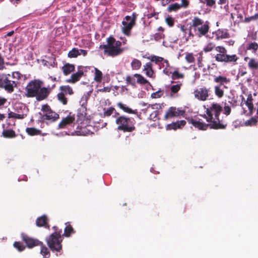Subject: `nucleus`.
I'll use <instances>...</instances> for the list:
<instances>
[{
  "label": "nucleus",
  "instance_id": "obj_34",
  "mask_svg": "<svg viewBox=\"0 0 258 258\" xmlns=\"http://www.w3.org/2000/svg\"><path fill=\"white\" fill-rule=\"evenodd\" d=\"M134 77L137 78V83L139 84L144 85L149 83L148 80L144 78L140 74H136L134 75Z\"/></svg>",
  "mask_w": 258,
  "mask_h": 258
},
{
  "label": "nucleus",
  "instance_id": "obj_38",
  "mask_svg": "<svg viewBox=\"0 0 258 258\" xmlns=\"http://www.w3.org/2000/svg\"><path fill=\"white\" fill-rule=\"evenodd\" d=\"M246 49L255 52L258 50V44L255 42H251L247 45Z\"/></svg>",
  "mask_w": 258,
  "mask_h": 258
},
{
  "label": "nucleus",
  "instance_id": "obj_14",
  "mask_svg": "<svg viewBox=\"0 0 258 258\" xmlns=\"http://www.w3.org/2000/svg\"><path fill=\"white\" fill-rule=\"evenodd\" d=\"M87 67L82 66L78 67V72L73 74L71 78L67 80V82L71 83H75L80 80V79L84 75V72L87 71Z\"/></svg>",
  "mask_w": 258,
  "mask_h": 258
},
{
  "label": "nucleus",
  "instance_id": "obj_23",
  "mask_svg": "<svg viewBox=\"0 0 258 258\" xmlns=\"http://www.w3.org/2000/svg\"><path fill=\"white\" fill-rule=\"evenodd\" d=\"M75 66L73 64L66 63L61 68V70L65 76H67L75 71Z\"/></svg>",
  "mask_w": 258,
  "mask_h": 258
},
{
  "label": "nucleus",
  "instance_id": "obj_41",
  "mask_svg": "<svg viewBox=\"0 0 258 258\" xmlns=\"http://www.w3.org/2000/svg\"><path fill=\"white\" fill-rule=\"evenodd\" d=\"M222 86H215V93L218 98H222L224 96V91L221 88Z\"/></svg>",
  "mask_w": 258,
  "mask_h": 258
},
{
  "label": "nucleus",
  "instance_id": "obj_37",
  "mask_svg": "<svg viewBox=\"0 0 258 258\" xmlns=\"http://www.w3.org/2000/svg\"><path fill=\"white\" fill-rule=\"evenodd\" d=\"M79 55H80L79 50L77 48H73L68 54L70 58L77 57Z\"/></svg>",
  "mask_w": 258,
  "mask_h": 258
},
{
  "label": "nucleus",
  "instance_id": "obj_25",
  "mask_svg": "<svg viewBox=\"0 0 258 258\" xmlns=\"http://www.w3.org/2000/svg\"><path fill=\"white\" fill-rule=\"evenodd\" d=\"M117 106L122 110H123L124 112L130 113V114H137L138 116H140L141 114L139 115L138 114V112L137 109L133 110L131 108H129L126 105L122 104V103H118L117 104Z\"/></svg>",
  "mask_w": 258,
  "mask_h": 258
},
{
  "label": "nucleus",
  "instance_id": "obj_61",
  "mask_svg": "<svg viewBox=\"0 0 258 258\" xmlns=\"http://www.w3.org/2000/svg\"><path fill=\"white\" fill-rule=\"evenodd\" d=\"M164 34L163 33H157L155 34V38L156 39H159L163 38Z\"/></svg>",
  "mask_w": 258,
  "mask_h": 258
},
{
  "label": "nucleus",
  "instance_id": "obj_10",
  "mask_svg": "<svg viewBox=\"0 0 258 258\" xmlns=\"http://www.w3.org/2000/svg\"><path fill=\"white\" fill-rule=\"evenodd\" d=\"M21 237L23 241L26 243V246L29 248H32L35 246H39L40 244H42V242L37 239L30 237L24 233L21 234Z\"/></svg>",
  "mask_w": 258,
  "mask_h": 258
},
{
  "label": "nucleus",
  "instance_id": "obj_27",
  "mask_svg": "<svg viewBox=\"0 0 258 258\" xmlns=\"http://www.w3.org/2000/svg\"><path fill=\"white\" fill-rule=\"evenodd\" d=\"M144 70L146 72V74L149 77H152L154 75V71L152 69V64L151 62H147L144 66Z\"/></svg>",
  "mask_w": 258,
  "mask_h": 258
},
{
  "label": "nucleus",
  "instance_id": "obj_21",
  "mask_svg": "<svg viewBox=\"0 0 258 258\" xmlns=\"http://www.w3.org/2000/svg\"><path fill=\"white\" fill-rule=\"evenodd\" d=\"M48 218L46 215H42L36 219V224L38 227H49Z\"/></svg>",
  "mask_w": 258,
  "mask_h": 258
},
{
  "label": "nucleus",
  "instance_id": "obj_8",
  "mask_svg": "<svg viewBox=\"0 0 258 258\" xmlns=\"http://www.w3.org/2000/svg\"><path fill=\"white\" fill-rule=\"evenodd\" d=\"M138 15L133 13L132 17L126 16L122 21L123 26L121 28L122 33L127 36H131V30L136 25V21Z\"/></svg>",
  "mask_w": 258,
  "mask_h": 258
},
{
  "label": "nucleus",
  "instance_id": "obj_32",
  "mask_svg": "<svg viewBox=\"0 0 258 258\" xmlns=\"http://www.w3.org/2000/svg\"><path fill=\"white\" fill-rule=\"evenodd\" d=\"M26 116V114H17L12 111H10L9 110L8 112V117L9 118H13L15 119H23Z\"/></svg>",
  "mask_w": 258,
  "mask_h": 258
},
{
  "label": "nucleus",
  "instance_id": "obj_12",
  "mask_svg": "<svg viewBox=\"0 0 258 258\" xmlns=\"http://www.w3.org/2000/svg\"><path fill=\"white\" fill-rule=\"evenodd\" d=\"M185 113L184 110L176 108L175 107H170L166 111L164 116V120H167L173 117H177L180 116H183Z\"/></svg>",
  "mask_w": 258,
  "mask_h": 258
},
{
  "label": "nucleus",
  "instance_id": "obj_45",
  "mask_svg": "<svg viewBox=\"0 0 258 258\" xmlns=\"http://www.w3.org/2000/svg\"><path fill=\"white\" fill-rule=\"evenodd\" d=\"M13 245L15 248L18 249L19 251H22L25 249V246L20 241H15Z\"/></svg>",
  "mask_w": 258,
  "mask_h": 258
},
{
  "label": "nucleus",
  "instance_id": "obj_43",
  "mask_svg": "<svg viewBox=\"0 0 258 258\" xmlns=\"http://www.w3.org/2000/svg\"><path fill=\"white\" fill-rule=\"evenodd\" d=\"M135 77L128 76L126 77L125 81L127 84L131 85L135 87L136 85V82L135 80Z\"/></svg>",
  "mask_w": 258,
  "mask_h": 258
},
{
  "label": "nucleus",
  "instance_id": "obj_30",
  "mask_svg": "<svg viewBox=\"0 0 258 258\" xmlns=\"http://www.w3.org/2000/svg\"><path fill=\"white\" fill-rule=\"evenodd\" d=\"M39 246L41 247L40 253L43 256L44 258H48L50 256V252L48 248L43 244H40Z\"/></svg>",
  "mask_w": 258,
  "mask_h": 258
},
{
  "label": "nucleus",
  "instance_id": "obj_16",
  "mask_svg": "<svg viewBox=\"0 0 258 258\" xmlns=\"http://www.w3.org/2000/svg\"><path fill=\"white\" fill-rule=\"evenodd\" d=\"M59 118V114L53 110L46 113H44L40 117V119L43 122H44L45 120H49L50 122H55Z\"/></svg>",
  "mask_w": 258,
  "mask_h": 258
},
{
  "label": "nucleus",
  "instance_id": "obj_62",
  "mask_svg": "<svg viewBox=\"0 0 258 258\" xmlns=\"http://www.w3.org/2000/svg\"><path fill=\"white\" fill-rule=\"evenodd\" d=\"M4 59L0 55V70L4 69Z\"/></svg>",
  "mask_w": 258,
  "mask_h": 258
},
{
  "label": "nucleus",
  "instance_id": "obj_47",
  "mask_svg": "<svg viewBox=\"0 0 258 258\" xmlns=\"http://www.w3.org/2000/svg\"><path fill=\"white\" fill-rule=\"evenodd\" d=\"M186 61L188 63H194L195 59L192 53H186L185 57Z\"/></svg>",
  "mask_w": 258,
  "mask_h": 258
},
{
  "label": "nucleus",
  "instance_id": "obj_4",
  "mask_svg": "<svg viewBox=\"0 0 258 258\" xmlns=\"http://www.w3.org/2000/svg\"><path fill=\"white\" fill-rule=\"evenodd\" d=\"M119 113L115 112V123L117 125L118 130L123 132H132L135 130L136 121L134 118L119 116Z\"/></svg>",
  "mask_w": 258,
  "mask_h": 258
},
{
  "label": "nucleus",
  "instance_id": "obj_54",
  "mask_svg": "<svg viewBox=\"0 0 258 258\" xmlns=\"http://www.w3.org/2000/svg\"><path fill=\"white\" fill-rule=\"evenodd\" d=\"M52 110L50 108V106L48 104H44L42 106L41 111L44 113H46L49 112V111H52Z\"/></svg>",
  "mask_w": 258,
  "mask_h": 258
},
{
  "label": "nucleus",
  "instance_id": "obj_2",
  "mask_svg": "<svg viewBox=\"0 0 258 258\" xmlns=\"http://www.w3.org/2000/svg\"><path fill=\"white\" fill-rule=\"evenodd\" d=\"M189 25V34H191L192 30L195 35L198 37L206 36L210 30V22L198 16H195L191 19Z\"/></svg>",
  "mask_w": 258,
  "mask_h": 258
},
{
  "label": "nucleus",
  "instance_id": "obj_58",
  "mask_svg": "<svg viewBox=\"0 0 258 258\" xmlns=\"http://www.w3.org/2000/svg\"><path fill=\"white\" fill-rule=\"evenodd\" d=\"M189 4V2L188 0H181V4H179V5H180V8H186L188 7Z\"/></svg>",
  "mask_w": 258,
  "mask_h": 258
},
{
  "label": "nucleus",
  "instance_id": "obj_13",
  "mask_svg": "<svg viewBox=\"0 0 258 258\" xmlns=\"http://www.w3.org/2000/svg\"><path fill=\"white\" fill-rule=\"evenodd\" d=\"M210 88L203 87L196 89L194 91L195 97L201 101H206L210 96Z\"/></svg>",
  "mask_w": 258,
  "mask_h": 258
},
{
  "label": "nucleus",
  "instance_id": "obj_56",
  "mask_svg": "<svg viewBox=\"0 0 258 258\" xmlns=\"http://www.w3.org/2000/svg\"><path fill=\"white\" fill-rule=\"evenodd\" d=\"M215 48V45L212 43H209L204 48L205 52H210Z\"/></svg>",
  "mask_w": 258,
  "mask_h": 258
},
{
  "label": "nucleus",
  "instance_id": "obj_18",
  "mask_svg": "<svg viewBox=\"0 0 258 258\" xmlns=\"http://www.w3.org/2000/svg\"><path fill=\"white\" fill-rule=\"evenodd\" d=\"M186 121L184 120H178L176 122H173L166 125V130H176L177 129L182 128L186 124Z\"/></svg>",
  "mask_w": 258,
  "mask_h": 258
},
{
  "label": "nucleus",
  "instance_id": "obj_26",
  "mask_svg": "<svg viewBox=\"0 0 258 258\" xmlns=\"http://www.w3.org/2000/svg\"><path fill=\"white\" fill-rule=\"evenodd\" d=\"M2 135L5 138H13L17 137L15 132L13 130H4Z\"/></svg>",
  "mask_w": 258,
  "mask_h": 258
},
{
  "label": "nucleus",
  "instance_id": "obj_29",
  "mask_svg": "<svg viewBox=\"0 0 258 258\" xmlns=\"http://www.w3.org/2000/svg\"><path fill=\"white\" fill-rule=\"evenodd\" d=\"M59 89L61 92H63V94H68L69 95H72L74 93L72 88L69 85L67 86H61L59 87Z\"/></svg>",
  "mask_w": 258,
  "mask_h": 258
},
{
  "label": "nucleus",
  "instance_id": "obj_39",
  "mask_svg": "<svg viewBox=\"0 0 258 258\" xmlns=\"http://www.w3.org/2000/svg\"><path fill=\"white\" fill-rule=\"evenodd\" d=\"M95 77L94 80L97 82H100L102 80V72L98 69L95 68Z\"/></svg>",
  "mask_w": 258,
  "mask_h": 258
},
{
  "label": "nucleus",
  "instance_id": "obj_60",
  "mask_svg": "<svg viewBox=\"0 0 258 258\" xmlns=\"http://www.w3.org/2000/svg\"><path fill=\"white\" fill-rule=\"evenodd\" d=\"M113 112V107H110L106 111H104V115L105 116H110Z\"/></svg>",
  "mask_w": 258,
  "mask_h": 258
},
{
  "label": "nucleus",
  "instance_id": "obj_63",
  "mask_svg": "<svg viewBox=\"0 0 258 258\" xmlns=\"http://www.w3.org/2000/svg\"><path fill=\"white\" fill-rule=\"evenodd\" d=\"M178 27L180 28L181 31L186 33V31H187V29L185 27L184 25L179 24L178 25Z\"/></svg>",
  "mask_w": 258,
  "mask_h": 258
},
{
  "label": "nucleus",
  "instance_id": "obj_33",
  "mask_svg": "<svg viewBox=\"0 0 258 258\" xmlns=\"http://www.w3.org/2000/svg\"><path fill=\"white\" fill-rule=\"evenodd\" d=\"M178 70V69H177L175 71L172 73L171 79L173 80L179 79H183L184 77V74L182 73H180Z\"/></svg>",
  "mask_w": 258,
  "mask_h": 258
},
{
  "label": "nucleus",
  "instance_id": "obj_28",
  "mask_svg": "<svg viewBox=\"0 0 258 258\" xmlns=\"http://www.w3.org/2000/svg\"><path fill=\"white\" fill-rule=\"evenodd\" d=\"M247 65L249 69L251 70H258V60L255 58H250Z\"/></svg>",
  "mask_w": 258,
  "mask_h": 258
},
{
  "label": "nucleus",
  "instance_id": "obj_42",
  "mask_svg": "<svg viewBox=\"0 0 258 258\" xmlns=\"http://www.w3.org/2000/svg\"><path fill=\"white\" fill-rule=\"evenodd\" d=\"M57 97L58 100L61 102L63 105H66L68 103V99L65 97L63 92L59 93Z\"/></svg>",
  "mask_w": 258,
  "mask_h": 258
},
{
  "label": "nucleus",
  "instance_id": "obj_52",
  "mask_svg": "<svg viewBox=\"0 0 258 258\" xmlns=\"http://www.w3.org/2000/svg\"><path fill=\"white\" fill-rule=\"evenodd\" d=\"M163 94V91L161 90H158V91L153 93L151 94V97L152 98H157L161 97Z\"/></svg>",
  "mask_w": 258,
  "mask_h": 258
},
{
  "label": "nucleus",
  "instance_id": "obj_55",
  "mask_svg": "<svg viewBox=\"0 0 258 258\" xmlns=\"http://www.w3.org/2000/svg\"><path fill=\"white\" fill-rule=\"evenodd\" d=\"M164 60V58L162 57L157 56H152L151 60L153 62H155L156 63L161 62Z\"/></svg>",
  "mask_w": 258,
  "mask_h": 258
},
{
  "label": "nucleus",
  "instance_id": "obj_9",
  "mask_svg": "<svg viewBox=\"0 0 258 258\" xmlns=\"http://www.w3.org/2000/svg\"><path fill=\"white\" fill-rule=\"evenodd\" d=\"M189 123L191 124L196 128H198L199 130L205 131L207 130L208 127H210L211 129L219 130V128H222L224 127L223 124L220 123H217L215 122L213 123L210 122V123H206L205 122H201L199 120H196L192 117H188L187 118Z\"/></svg>",
  "mask_w": 258,
  "mask_h": 258
},
{
  "label": "nucleus",
  "instance_id": "obj_35",
  "mask_svg": "<svg viewBox=\"0 0 258 258\" xmlns=\"http://www.w3.org/2000/svg\"><path fill=\"white\" fill-rule=\"evenodd\" d=\"M180 5L178 3L169 5L167 7L168 12H176L180 9Z\"/></svg>",
  "mask_w": 258,
  "mask_h": 258
},
{
  "label": "nucleus",
  "instance_id": "obj_17",
  "mask_svg": "<svg viewBox=\"0 0 258 258\" xmlns=\"http://www.w3.org/2000/svg\"><path fill=\"white\" fill-rule=\"evenodd\" d=\"M75 117L74 115H71V113L66 117L63 118L60 123L58 124V127L59 129L66 128L68 125H70L74 122Z\"/></svg>",
  "mask_w": 258,
  "mask_h": 258
},
{
  "label": "nucleus",
  "instance_id": "obj_59",
  "mask_svg": "<svg viewBox=\"0 0 258 258\" xmlns=\"http://www.w3.org/2000/svg\"><path fill=\"white\" fill-rule=\"evenodd\" d=\"M206 4L207 6L212 7L215 5L216 2L215 0H205Z\"/></svg>",
  "mask_w": 258,
  "mask_h": 258
},
{
  "label": "nucleus",
  "instance_id": "obj_44",
  "mask_svg": "<svg viewBox=\"0 0 258 258\" xmlns=\"http://www.w3.org/2000/svg\"><path fill=\"white\" fill-rule=\"evenodd\" d=\"M181 86V83H179L177 84L171 86L170 87L171 92L173 94L177 93L180 89Z\"/></svg>",
  "mask_w": 258,
  "mask_h": 258
},
{
  "label": "nucleus",
  "instance_id": "obj_51",
  "mask_svg": "<svg viewBox=\"0 0 258 258\" xmlns=\"http://www.w3.org/2000/svg\"><path fill=\"white\" fill-rule=\"evenodd\" d=\"M11 77L14 80L18 82V80L21 79L22 75L19 72H14L12 73Z\"/></svg>",
  "mask_w": 258,
  "mask_h": 258
},
{
  "label": "nucleus",
  "instance_id": "obj_46",
  "mask_svg": "<svg viewBox=\"0 0 258 258\" xmlns=\"http://www.w3.org/2000/svg\"><path fill=\"white\" fill-rule=\"evenodd\" d=\"M165 23L169 26L170 27H172L174 25V19L171 17L170 16H168L165 20Z\"/></svg>",
  "mask_w": 258,
  "mask_h": 258
},
{
  "label": "nucleus",
  "instance_id": "obj_40",
  "mask_svg": "<svg viewBox=\"0 0 258 258\" xmlns=\"http://www.w3.org/2000/svg\"><path fill=\"white\" fill-rule=\"evenodd\" d=\"M141 65V61L136 58H134L131 63V66L133 70H139Z\"/></svg>",
  "mask_w": 258,
  "mask_h": 258
},
{
  "label": "nucleus",
  "instance_id": "obj_64",
  "mask_svg": "<svg viewBox=\"0 0 258 258\" xmlns=\"http://www.w3.org/2000/svg\"><path fill=\"white\" fill-rule=\"evenodd\" d=\"M7 102V99L4 98L0 96V106L4 105Z\"/></svg>",
  "mask_w": 258,
  "mask_h": 258
},
{
  "label": "nucleus",
  "instance_id": "obj_7",
  "mask_svg": "<svg viewBox=\"0 0 258 258\" xmlns=\"http://www.w3.org/2000/svg\"><path fill=\"white\" fill-rule=\"evenodd\" d=\"M10 74H2L0 75V87L4 88L7 92L12 93L14 88L17 87L18 82L10 79Z\"/></svg>",
  "mask_w": 258,
  "mask_h": 258
},
{
  "label": "nucleus",
  "instance_id": "obj_5",
  "mask_svg": "<svg viewBox=\"0 0 258 258\" xmlns=\"http://www.w3.org/2000/svg\"><path fill=\"white\" fill-rule=\"evenodd\" d=\"M215 49L219 52V53H217L215 56V60L217 62L231 64L232 66L237 64V60L239 57L236 54H228L227 53V51L226 49L222 46L216 47Z\"/></svg>",
  "mask_w": 258,
  "mask_h": 258
},
{
  "label": "nucleus",
  "instance_id": "obj_1",
  "mask_svg": "<svg viewBox=\"0 0 258 258\" xmlns=\"http://www.w3.org/2000/svg\"><path fill=\"white\" fill-rule=\"evenodd\" d=\"M43 82L39 79L30 81L25 88V96L28 98H35L40 101L46 99L51 92V89L42 87Z\"/></svg>",
  "mask_w": 258,
  "mask_h": 258
},
{
  "label": "nucleus",
  "instance_id": "obj_36",
  "mask_svg": "<svg viewBox=\"0 0 258 258\" xmlns=\"http://www.w3.org/2000/svg\"><path fill=\"white\" fill-rule=\"evenodd\" d=\"M252 97L251 94H249L247 96V100L245 102L246 105L248 108V109L251 112L253 109V104L252 103Z\"/></svg>",
  "mask_w": 258,
  "mask_h": 258
},
{
  "label": "nucleus",
  "instance_id": "obj_49",
  "mask_svg": "<svg viewBox=\"0 0 258 258\" xmlns=\"http://www.w3.org/2000/svg\"><path fill=\"white\" fill-rule=\"evenodd\" d=\"M86 103H86V100H85V102H83L82 103V104L81 105V108L80 109V110H82V113H84L85 114H86V110H87ZM78 116H79L80 117H81L82 118H85V116L83 115V113H82L81 114V115H78Z\"/></svg>",
  "mask_w": 258,
  "mask_h": 258
},
{
  "label": "nucleus",
  "instance_id": "obj_22",
  "mask_svg": "<svg viewBox=\"0 0 258 258\" xmlns=\"http://www.w3.org/2000/svg\"><path fill=\"white\" fill-rule=\"evenodd\" d=\"M214 81L215 83L219 84L218 86H223V87L224 88H227V87H226L224 85V84L229 83L230 80L229 79L227 78L225 76H219L215 77V78L214 79Z\"/></svg>",
  "mask_w": 258,
  "mask_h": 258
},
{
  "label": "nucleus",
  "instance_id": "obj_24",
  "mask_svg": "<svg viewBox=\"0 0 258 258\" xmlns=\"http://www.w3.org/2000/svg\"><path fill=\"white\" fill-rule=\"evenodd\" d=\"M65 224L66 225V226L64 229V233L62 235V237L65 236L66 237H69L72 234H74L76 231L73 227L70 225L69 222H67Z\"/></svg>",
  "mask_w": 258,
  "mask_h": 258
},
{
  "label": "nucleus",
  "instance_id": "obj_53",
  "mask_svg": "<svg viewBox=\"0 0 258 258\" xmlns=\"http://www.w3.org/2000/svg\"><path fill=\"white\" fill-rule=\"evenodd\" d=\"M257 19H258V13H256L251 17L245 18L244 22L245 23H249L251 21Z\"/></svg>",
  "mask_w": 258,
  "mask_h": 258
},
{
  "label": "nucleus",
  "instance_id": "obj_6",
  "mask_svg": "<svg viewBox=\"0 0 258 258\" xmlns=\"http://www.w3.org/2000/svg\"><path fill=\"white\" fill-rule=\"evenodd\" d=\"M46 242L52 252H60L62 248V237L50 234L46 238Z\"/></svg>",
  "mask_w": 258,
  "mask_h": 258
},
{
  "label": "nucleus",
  "instance_id": "obj_19",
  "mask_svg": "<svg viewBox=\"0 0 258 258\" xmlns=\"http://www.w3.org/2000/svg\"><path fill=\"white\" fill-rule=\"evenodd\" d=\"M77 124H79V120H77ZM77 131H76L78 135L81 136H87L92 134V132H90V130L87 128V126H83L82 125H78Z\"/></svg>",
  "mask_w": 258,
  "mask_h": 258
},
{
  "label": "nucleus",
  "instance_id": "obj_11",
  "mask_svg": "<svg viewBox=\"0 0 258 258\" xmlns=\"http://www.w3.org/2000/svg\"><path fill=\"white\" fill-rule=\"evenodd\" d=\"M106 44H101L99 49L103 50L105 55L113 56V36L110 35L106 40Z\"/></svg>",
  "mask_w": 258,
  "mask_h": 258
},
{
  "label": "nucleus",
  "instance_id": "obj_20",
  "mask_svg": "<svg viewBox=\"0 0 258 258\" xmlns=\"http://www.w3.org/2000/svg\"><path fill=\"white\" fill-rule=\"evenodd\" d=\"M26 133L30 136H34L37 135H42L44 136L46 135V133H42L41 130L34 127H27L25 130Z\"/></svg>",
  "mask_w": 258,
  "mask_h": 258
},
{
  "label": "nucleus",
  "instance_id": "obj_3",
  "mask_svg": "<svg viewBox=\"0 0 258 258\" xmlns=\"http://www.w3.org/2000/svg\"><path fill=\"white\" fill-rule=\"evenodd\" d=\"M222 107L217 103H213L209 107L206 108V115L203 117L206 118L207 122L213 123L215 122L217 123L223 124L224 128L219 130L225 129L227 126V123L223 120H220L219 115L222 111Z\"/></svg>",
  "mask_w": 258,
  "mask_h": 258
},
{
  "label": "nucleus",
  "instance_id": "obj_48",
  "mask_svg": "<svg viewBox=\"0 0 258 258\" xmlns=\"http://www.w3.org/2000/svg\"><path fill=\"white\" fill-rule=\"evenodd\" d=\"M52 229L54 230V232L51 234H53L56 236H62V230L59 229L58 227L54 226L52 227Z\"/></svg>",
  "mask_w": 258,
  "mask_h": 258
},
{
  "label": "nucleus",
  "instance_id": "obj_15",
  "mask_svg": "<svg viewBox=\"0 0 258 258\" xmlns=\"http://www.w3.org/2000/svg\"><path fill=\"white\" fill-rule=\"evenodd\" d=\"M121 41H115L114 38V56L121 54L124 50V48L121 47L122 44L125 45L127 40L125 37H120Z\"/></svg>",
  "mask_w": 258,
  "mask_h": 258
},
{
  "label": "nucleus",
  "instance_id": "obj_57",
  "mask_svg": "<svg viewBox=\"0 0 258 258\" xmlns=\"http://www.w3.org/2000/svg\"><path fill=\"white\" fill-rule=\"evenodd\" d=\"M231 111V109L230 106L228 105H225L224 107V114H225L226 116L229 115Z\"/></svg>",
  "mask_w": 258,
  "mask_h": 258
},
{
  "label": "nucleus",
  "instance_id": "obj_50",
  "mask_svg": "<svg viewBox=\"0 0 258 258\" xmlns=\"http://www.w3.org/2000/svg\"><path fill=\"white\" fill-rule=\"evenodd\" d=\"M257 119L254 117H251L250 119L247 120L245 124L246 125H255L257 123Z\"/></svg>",
  "mask_w": 258,
  "mask_h": 258
},
{
  "label": "nucleus",
  "instance_id": "obj_31",
  "mask_svg": "<svg viewBox=\"0 0 258 258\" xmlns=\"http://www.w3.org/2000/svg\"><path fill=\"white\" fill-rule=\"evenodd\" d=\"M218 38L221 39L228 38L230 37L227 30H219L217 32Z\"/></svg>",
  "mask_w": 258,
  "mask_h": 258
}]
</instances>
